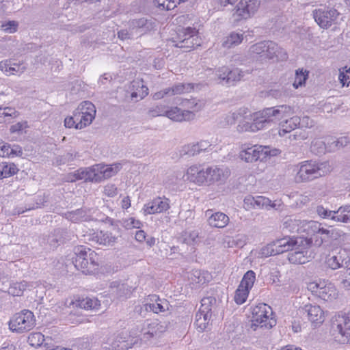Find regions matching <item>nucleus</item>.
<instances>
[{"instance_id":"40","label":"nucleus","mask_w":350,"mask_h":350,"mask_svg":"<svg viewBox=\"0 0 350 350\" xmlns=\"http://www.w3.org/2000/svg\"><path fill=\"white\" fill-rule=\"evenodd\" d=\"M244 77V72L238 68L230 69L228 68V77L226 79V85H234Z\"/></svg>"},{"instance_id":"25","label":"nucleus","mask_w":350,"mask_h":350,"mask_svg":"<svg viewBox=\"0 0 350 350\" xmlns=\"http://www.w3.org/2000/svg\"><path fill=\"white\" fill-rule=\"evenodd\" d=\"M260 57L269 59H271L275 57L278 60L284 61L287 59L288 55L285 50H284L275 42V47H273V49H265L264 53H262Z\"/></svg>"},{"instance_id":"18","label":"nucleus","mask_w":350,"mask_h":350,"mask_svg":"<svg viewBox=\"0 0 350 350\" xmlns=\"http://www.w3.org/2000/svg\"><path fill=\"white\" fill-rule=\"evenodd\" d=\"M98 167L93 165L90 167L79 168L73 173L72 176L78 180H85L90 182H100V176L97 174Z\"/></svg>"},{"instance_id":"53","label":"nucleus","mask_w":350,"mask_h":350,"mask_svg":"<svg viewBox=\"0 0 350 350\" xmlns=\"http://www.w3.org/2000/svg\"><path fill=\"white\" fill-rule=\"evenodd\" d=\"M167 107L163 105H157L148 110V115L151 117L166 116Z\"/></svg>"},{"instance_id":"46","label":"nucleus","mask_w":350,"mask_h":350,"mask_svg":"<svg viewBox=\"0 0 350 350\" xmlns=\"http://www.w3.org/2000/svg\"><path fill=\"white\" fill-rule=\"evenodd\" d=\"M63 232H64V230L59 228L54 230L53 234L50 235L48 239V243L51 246L56 247L64 242V238L62 237Z\"/></svg>"},{"instance_id":"37","label":"nucleus","mask_w":350,"mask_h":350,"mask_svg":"<svg viewBox=\"0 0 350 350\" xmlns=\"http://www.w3.org/2000/svg\"><path fill=\"white\" fill-rule=\"evenodd\" d=\"M64 217L72 222L77 223L87 220L88 215L85 210L79 208L73 211H68L64 213Z\"/></svg>"},{"instance_id":"36","label":"nucleus","mask_w":350,"mask_h":350,"mask_svg":"<svg viewBox=\"0 0 350 350\" xmlns=\"http://www.w3.org/2000/svg\"><path fill=\"white\" fill-rule=\"evenodd\" d=\"M129 291L126 284H120L117 281L111 282L109 286V293L117 298H122L126 296Z\"/></svg>"},{"instance_id":"2","label":"nucleus","mask_w":350,"mask_h":350,"mask_svg":"<svg viewBox=\"0 0 350 350\" xmlns=\"http://www.w3.org/2000/svg\"><path fill=\"white\" fill-rule=\"evenodd\" d=\"M72 262L77 269L85 274H93L98 269V255L90 248L83 245L75 248Z\"/></svg>"},{"instance_id":"20","label":"nucleus","mask_w":350,"mask_h":350,"mask_svg":"<svg viewBox=\"0 0 350 350\" xmlns=\"http://www.w3.org/2000/svg\"><path fill=\"white\" fill-rule=\"evenodd\" d=\"M207 167L200 169V167L193 165L187 169V179L198 185L207 184Z\"/></svg>"},{"instance_id":"34","label":"nucleus","mask_w":350,"mask_h":350,"mask_svg":"<svg viewBox=\"0 0 350 350\" xmlns=\"http://www.w3.org/2000/svg\"><path fill=\"white\" fill-rule=\"evenodd\" d=\"M275 47V42L271 40H265L259 42L251 46L250 51L252 54H256L261 57L262 53H264V50L273 49Z\"/></svg>"},{"instance_id":"24","label":"nucleus","mask_w":350,"mask_h":350,"mask_svg":"<svg viewBox=\"0 0 350 350\" xmlns=\"http://www.w3.org/2000/svg\"><path fill=\"white\" fill-rule=\"evenodd\" d=\"M167 325L165 322L154 321L148 324V331L144 333V338L148 339L154 336H159L166 331Z\"/></svg>"},{"instance_id":"60","label":"nucleus","mask_w":350,"mask_h":350,"mask_svg":"<svg viewBox=\"0 0 350 350\" xmlns=\"http://www.w3.org/2000/svg\"><path fill=\"white\" fill-rule=\"evenodd\" d=\"M81 122H77V124H76V129H82L87 126L90 125L93 120L95 118V117L92 116V114H90V116L88 115H83L81 113Z\"/></svg>"},{"instance_id":"21","label":"nucleus","mask_w":350,"mask_h":350,"mask_svg":"<svg viewBox=\"0 0 350 350\" xmlns=\"http://www.w3.org/2000/svg\"><path fill=\"white\" fill-rule=\"evenodd\" d=\"M303 310L307 313L308 318L312 323L321 324L324 321V312L319 306L306 305Z\"/></svg>"},{"instance_id":"38","label":"nucleus","mask_w":350,"mask_h":350,"mask_svg":"<svg viewBox=\"0 0 350 350\" xmlns=\"http://www.w3.org/2000/svg\"><path fill=\"white\" fill-rule=\"evenodd\" d=\"M30 286L32 287L33 285L29 284L26 281L13 282L10 284V287L8 289V293L12 296H21L23 294L24 291L27 287Z\"/></svg>"},{"instance_id":"26","label":"nucleus","mask_w":350,"mask_h":350,"mask_svg":"<svg viewBox=\"0 0 350 350\" xmlns=\"http://www.w3.org/2000/svg\"><path fill=\"white\" fill-rule=\"evenodd\" d=\"M321 284L322 286L318 295L319 298L325 301H332L336 298L338 292L332 284H326L325 282H323Z\"/></svg>"},{"instance_id":"19","label":"nucleus","mask_w":350,"mask_h":350,"mask_svg":"<svg viewBox=\"0 0 350 350\" xmlns=\"http://www.w3.org/2000/svg\"><path fill=\"white\" fill-rule=\"evenodd\" d=\"M206 215L208 217V223L211 227L222 228L229 223L228 216L221 212L213 213L212 210H207Z\"/></svg>"},{"instance_id":"29","label":"nucleus","mask_w":350,"mask_h":350,"mask_svg":"<svg viewBox=\"0 0 350 350\" xmlns=\"http://www.w3.org/2000/svg\"><path fill=\"white\" fill-rule=\"evenodd\" d=\"M301 124V118L298 116H293L289 119H286L281 123V129L279 131V135L284 136L286 133H290Z\"/></svg>"},{"instance_id":"31","label":"nucleus","mask_w":350,"mask_h":350,"mask_svg":"<svg viewBox=\"0 0 350 350\" xmlns=\"http://www.w3.org/2000/svg\"><path fill=\"white\" fill-rule=\"evenodd\" d=\"M217 308V300L214 297L209 296L204 297L201 300L200 311L205 314H210L211 316L215 312Z\"/></svg>"},{"instance_id":"52","label":"nucleus","mask_w":350,"mask_h":350,"mask_svg":"<svg viewBox=\"0 0 350 350\" xmlns=\"http://www.w3.org/2000/svg\"><path fill=\"white\" fill-rule=\"evenodd\" d=\"M228 67H219L215 70V79L218 81V83L226 85V79L228 77Z\"/></svg>"},{"instance_id":"59","label":"nucleus","mask_w":350,"mask_h":350,"mask_svg":"<svg viewBox=\"0 0 350 350\" xmlns=\"http://www.w3.org/2000/svg\"><path fill=\"white\" fill-rule=\"evenodd\" d=\"M343 70H340L338 79L342 86L349 85L350 83V68L345 67Z\"/></svg>"},{"instance_id":"48","label":"nucleus","mask_w":350,"mask_h":350,"mask_svg":"<svg viewBox=\"0 0 350 350\" xmlns=\"http://www.w3.org/2000/svg\"><path fill=\"white\" fill-rule=\"evenodd\" d=\"M245 200L250 202V203L254 206H256L258 207L265 208L267 209H269V205H271V200L264 196H256V198L252 197L251 198L245 199Z\"/></svg>"},{"instance_id":"3","label":"nucleus","mask_w":350,"mask_h":350,"mask_svg":"<svg viewBox=\"0 0 350 350\" xmlns=\"http://www.w3.org/2000/svg\"><path fill=\"white\" fill-rule=\"evenodd\" d=\"M332 170V167L328 161L316 163L306 161L299 165L295 176L297 183L308 182L323 176Z\"/></svg>"},{"instance_id":"11","label":"nucleus","mask_w":350,"mask_h":350,"mask_svg":"<svg viewBox=\"0 0 350 350\" xmlns=\"http://www.w3.org/2000/svg\"><path fill=\"white\" fill-rule=\"evenodd\" d=\"M150 300L153 303H146L142 306H139L135 308V310L142 316H145V312L152 311L154 313L163 312L169 310L170 304L165 299H160L156 295H152Z\"/></svg>"},{"instance_id":"32","label":"nucleus","mask_w":350,"mask_h":350,"mask_svg":"<svg viewBox=\"0 0 350 350\" xmlns=\"http://www.w3.org/2000/svg\"><path fill=\"white\" fill-rule=\"evenodd\" d=\"M181 105L186 109L185 110H189L195 115V112L200 111L204 108L205 103L204 100L193 98L183 100Z\"/></svg>"},{"instance_id":"30","label":"nucleus","mask_w":350,"mask_h":350,"mask_svg":"<svg viewBox=\"0 0 350 350\" xmlns=\"http://www.w3.org/2000/svg\"><path fill=\"white\" fill-rule=\"evenodd\" d=\"M93 239L100 245L111 246L116 241V237L111 232L99 231L94 234Z\"/></svg>"},{"instance_id":"27","label":"nucleus","mask_w":350,"mask_h":350,"mask_svg":"<svg viewBox=\"0 0 350 350\" xmlns=\"http://www.w3.org/2000/svg\"><path fill=\"white\" fill-rule=\"evenodd\" d=\"M98 167L97 174L100 176V181L104 179L110 178L116 174L121 168L120 163H116L113 165H96Z\"/></svg>"},{"instance_id":"8","label":"nucleus","mask_w":350,"mask_h":350,"mask_svg":"<svg viewBox=\"0 0 350 350\" xmlns=\"http://www.w3.org/2000/svg\"><path fill=\"white\" fill-rule=\"evenodd\" d=\"M277 152L276 149L270 150L268 146L255 145L241 150L239 157L247 163H252L258 160L262 161L266 159L267 156L276 155Z\"/></svg>"},{"instance_id":"39","label":"nucleus","mask_w":350,"mask_h":350,"mask_svg":"<svg viewBox=\"0 0 350 350\" xmlns=\"http://www.w3.org/2000/svg\"><path fill=\"white\" fill-rule=\"evenodd\" d=\"M25 69L24 66L18 64H14L12 66L11 61L8 59L0 62V70L5 73L10 72L12 75L18 72L23 73Z\"/></svg>"},{"instance_id":"56","label":"nucleus","mask_w":350,"mask_h":350,"mask_svg":"<svg viewBox=\"0 0 350 350\" xmlns=\"http://www.w3.org/2000/svg\"><path fill=\"white\" fill-rule=\"evenodd\" d=\"M0 150L1 152L0 157H4L9 156L11 154H18L17 151L14 149H11L10 145L5 144L3 142H0ZM18 154H22V150H18Z\"/></svg>"},{"instance_id":"61","label":"nucleus","mask_w":350,"mask_h":350,"mask_svg":"<svg viewBox=\"0 0 350 350\" xmlns=\"http://www.w3.org/2000/svg\"><path fill=\"white\" fill-rule=\"evenodd\" d=\"M135 36V32L129 27L128 29H122L118 32V37L122 40L132 39Z\"/></svg>"},{"instance_id":"35","label":"nucleus","mask_w":350,"mask_h":350,"mask_svg":"<svg viewBox=\"0 0 350 350\" xmlns=\"http://www.w3.org/2000/svg\"><path fill=\"white\" fill-rule=\"evenodd\" d=\"M212 316L198 311L196 314L195 325L199 332L204 331L208 325Z\"/></svg>"},{"instance_id":"28","label":"nucleus","mask_w":350,"mask_h":350,"mask_svg":"<svg viewBox=\"0 0 350 350\" xmlns=\"http://www.w3.org/2000/svg\"><path fill=\"white\" fill-rule=\"evenodd\" d=\"M349 143V139L347 137H341L336 138L335 137H327V152H336L340 148L345 147Z\"/></svg>"},{"instance_id":"42","label":"nucleus","mask_w":350,"mask_h":350,"mask_svg":"<svg viewBox=\"0 0 350 350\" xmlns=\"http://www.w3.org/2000/svg\"><path fill=\"white\" fill-rule=\"evenodd\" d=\"M22 3L20 0H3L1 1V8L3 12H12L22 8Z\"/></svg>"},{"instance_id":"51","label":"nucleus","mask_w":350,"mask_h":350,"mask_svg":"<svg viewBox=\"0 0 350 350\" xmlns=\"http://www.w3.org/2000/svg\"><path fill=\"white\" fill-rule=\"evenodd\" d=\"M44 341V335L40 332L31 333L28 336V342L32 347H40Z\"/></svg>"},{"instance_id":"55","label":"nucleus","mask_w":350,"mask_h":350,"mask_svg":"<svg viewBox=\"0 0 350 350\" xmlns=\"http://www.w3.org/2000/svg\"><path fill=\"white\" fill-rule=\"evenodd\" d=\"M317 213L323 218H330L332 220L336 221V211H329L322 206H318L317 207Z\"/></svg>"},{"instance_id":"45","label":"nucleus","mask_w":350,"mask_h":350,"mask_svg":"<svg viewBox=\"0 0 350 350\" xmlns=\"http://www.w3.org/2000/svg\"><path fill=\"white\" fill-rule=\"evenodd\" d=\"M311 151L315 154H323L327 152V137L325 141L320 139H314L310 146Z\"/></svg>"},{"instance_id":"47","label":"nucleus","mask_w":350,"mask_h":350,"mask_svg":"<svg viewBox=\"0 0 350 350\" xmlns=\"http://www.w3.org/2000/svg\"><path fill=\"white\" fill-rule=\"evenodd\" d=\"M78 111L83 115L90 116V114H92V116L95 117L96 116V107L90 101H83L77 107Z\"/></svg>"},{"instance_id":"23","label":"nucleus","mask_w":350,"mask_h":350,"mask_svg":"<svg viewBox=\"0 0 350 350\" xmlns=\"http://www.w3.org/2000/svg\"><path fill=\"white\" fill-rule=\"evenodd\" d=\"M320 226L321 225L318 224L317 223L312 222L311 227L312 228L314 234L311 238L308 239V238H304V237H297V238L294 237V239H306V240L309 241L308 245H307V246L306 245V246L301 245V247H304V248H309L310 247H311L312 245H314V246H317V247H320L323 244V242H327V239H325V237H322L323 236L321 235V233L318 232V228H321Z\"/></svg>"},{"instance_id":"63","label":"nucleus","mask_w":350,"mask_h":350,"mask_svg":"<svg viewBox=\"0 0 350 350\" xmlns=\"http://www.w3.org/2000/svg\"><path fill=\"white\" fill-rule=\"evenodd\" d=\"M318 232L321 234H327L330 235V239H337L338 237L341 236L342 232L336 231L334 229L327 230L323 228H318Z\"/></svg>"},{"instance_id":"9","label":"nucleus","mask_w":350,"mask_h":350,"mask_svg":"<svg viewBox=\"0 0 350 350\" xmlns=\"http://www.w3.org/2000/svg\"><path fill=\"white\" fill-rule=\"evenodd\" d=\"M326 264L328 267L333 270L339 268L342 269L340 271L342 274L340 275L338 278V280L341 284L342 278H345L347 270L350 269V267H348L350 265V258L347 254V252L344 249H340L336 253L333 252L327 257Z\"/></svg>"},{"instance_id":"49","label":"nucleus","mask_w":350,"mask_h":350,"mask_svg":"<svg viewBox=\"0 0 350 350\" xmlns=\"http://www.w3.org/2000/svg\"><path fill=\"white\" fill-rule=\"evenodd\" d=\"M256 276L255 273L250 270L247 271L245 275H243V278L242 280L241 281L240 285L241 288H247L248 289H251L252 287L254 285V283L255 282Z\"/></svg>"},{"instance_id":"1","label":"nucleus","mask_w":350,"mask_h":350,"mask_svg":"<svg viewBox=\"0 0 350 350\" xmlns=\"http://www.w3.org/2000/svg\"><path fill=\"white\" fill-rule=\"evenodd\" d=\"M293 110L288 105H278L264 109L254 114L253 122H243L237 126L239 131H256L265 128L271 122L286 119L293 115Z\"/></svg>"},{"instance_id":"4","label":"nucleus","mask_w":350,"mask_h":350,"mask_svg":"<svg viewBox=\"0 0 350 350\" xmlns=\"http://www.w3.org/2000/svg\"><path fill=\"white\" fill-rule=\"evenodd\" d=\"M309 241L304 239H294V237H284L277 239L261 248L259 255L262 258L275 256L293 249L295 245H308Z\"/></svg>"},{"instance_id":"17","label":"nucleus","mask_w":350,"mask_h":350,"mask_svg":"<svg viewBox=\"0 0 350 350\" xmlns=\"http://www.w3.org/2000/svg\"><path fill=\"white\" fill-rule=\"evenodd\" d=\"M166 116L176 122L189 121L195 118L192 111L183 110L178 107H167Z\"/></svg>"},{"instance_id":"57","label":"nucleus","mask_w":350,"mask_h":350,"mask_svg":"<svg viewBox=\"0 0 350 350\" xmlns=\"http://www.w3.org/2000/svg\"><path fill=\"white\" fill-rule=\"evenodd\" d=\"M301 223L300 220H297L292 218H287L284 223V228H288L291 232H295L299 231V226Z\"/></svg>"},{"instance_id":"54","label":"nucleus","mask_w":350,"mask_h":350,"mask_svg":"<svg viewBox=\"0 0 350 350\" xmlns=\"http://www.w3.org/2000/svg\"><path fill=\"white\" fill-rule=\"evenodd\" d=\"M306 72V74H305L302 70L296 71L295 81L293 83L295 88L297 89L305 83L308 74V72Z\"/></svg>"},{"instance_id":"7","label":"nucleus","mask_w":350,"mask_h":350,"mask_svg":"<svg viewBox=\"0 0 350 350\" xmlns=\"http://www.w3.org/2000/svg\"><path fill=\"white\" fill-rule=\"evenodd\" d=\"M174 46L185 48L187 50L193 49L200 45V39L198 36L196 28H180L177 31V40H174Z\"/></svg>"},{"instance_id":"6","label":"nucleus","mask_w":350,"mask_h":350,"mask_svg":"<svg viewBox=\"0 0 350 350\" xmlns=\"http://www.w3.org/2000/svg\"><path fill=\"white\" fill-rule=\"evenodd\" d=\"M252 314V327H260L270 329L276 324L275 319L271 317L273 315L272 308L266 304L260 303L254 307Z\"/></svg>"},{"instance_id":"33","label":"nucleus","mask_w":350,"mask_h":350,"mask_svg":"<svg viewBox=\"0 0 350 350\" xmlns=\"http://www.w3.org/2000/svg\"><path fill=\"white\" fill-rule=\"evenodd\" d=\"M194 88L193 83H176L167 88L169 96L190 92Z\"/></svg>"},{"instance_id":"15","label":"nucleus","mask_w":350,"mask_h":350,"mask_svg":"<svg viewBox=\"0 0 350 350\" xmlns=\"http://www.w3.org/2000/svg\"><path fill=\"white\" fill-rule=\"evenodd\" d=\"M207 185L215 183L222 184L226 181L231 172L227 167H218L217 165L207 167Z\"/></svg>"},{"instance_id":"12","label":"nucleus","mask_w":350,"mask_h":350,"mask_svg":"<svg viewBox=\"0 0 350 350\" xmlns=\"http://www.w3.org/2000/svg\"><path fill=\"white\" fill-rule=\"evenodd\" d=\"M260 4V0H241L236 6L234 16H237V20L247 19L256 13Z\"/></svg>"},{"instance_id":"58","label":"nucleus","mask_w":350,"mask_h":350,"mask_svg":"<svg viewBox=\"0 0 350 350\" xmlns=\"http://www.w3.org/2000/svg\"><path fill=\"white\" fill-rule=\"evenodd\" d=\"M197 144H189L183 147L182 152L187 155L193 157L200 154Z\"/></svg>"},{"instance_id":"5","label":"nucleus","mask_w":350,"mask_h":350,"mask_svg":"<svg viewBox=\"0 0 350 350\" xmlns=\"http://www.w3.org/2000/svg\"><path fill=\"white\" fill-rule=\"evenodd\" d=\"M36 326L33 313L29 310H23L15 314L9 321V328L13 332L22 334L31 330Z\"/></svg>"},{"instance_id":"10","label":"nucleus","mask_w":350,"mask_h":350,"mask_svg":"<svg viewBox=\"0 0 350 350\" xmlns=\"http://www.w3.org/2000/svg\"><path fill=\"white\" fill-rule=\"evenodd\" d=\"M340 13L334 8L319 9L313 11V17L317 24L323 29H327L335 23Z\"/></svg>"},{"instance_id":"64","label":"nucleus","mask_w":350,"mask_h":350,"mask_svg":"<svg viewBox=\"0 0 350 350\" xmlns=\"http://www.w3.org/2000/svg\"><path fill=\"white\" fill-rule=\"evenodd\" d=\"M198 148L199 149L200 154L202 152H208L212 149V144L208 140H200L197 143Z\"/></svg>"},{"instance_id":"44","label":"nucleus","mask_w":350,"mask_h":350,"mask_svg":"<svg viewBox=\"0 0 350 350\" xmlns=\"http://www.w3.org/2000/svg\"><path fill=\"white\" fill-rule=\"evenodd\" d=\"M336 221L342 223L350 222V204L340 206L336 211Z\"/></svg>"},{"instance_id":"50","label":"nucleus","mask_w":350,"mask_h":350,"mask_svg":"<svg viewBox=\"0 0 350 350\" xmlns=\"http://www.w3.org/2000/svg\"><path fill=\"white\" fill-rule=\"evenodd\" d=\"M250 289L247 288H241L239 284L238 288L235 292L234 301L238 304H243L248 296Z\"/></svg>"},{"instance_id":"41","label":"nucleus","mask_w":350,"mask_h":350,"mask_svg":"<svg viewBox=\"0 0 350 350\" xmlns=\"http://www.w3.org/2000/svg\"><path fill=\"white\" fill-rule=\"evenodd\" d=\"M18 171L16 165L13 163H0V179L10 177Z\"/></svg>"},{"instance_id":"62","label":"nucleus","mask_w":350,"mask_h":350,"mask_svg":"<svg viewBox=\"0 0 350 350\" xmlns=\"http://www.w3.org/2000/svg\"><path fill=\"white\" fill-rule=\"evenodd\" d=\"M123 225L126 228L131 229L133 228H139L142 226V222L139 220H136L133 217H130L124 220Z\"/></svg>"},{"instance_id":"16","label":"nucleus","mask_w":350,"mask_h":350,"mask_svg":"<svg viewBox=\"0 0 350 350\" xmlns=\"http://www.w3.org/2000/svg\"><path fill=\"white\" fill-rule=\"evenodd\" d=\"M170 208L169 200L157 197L146 204L143 208L145 215L156 214L166 211Z\"/></svg>"},{"instance_id":"14","label":"nucleus","mask_w":350,"mask_h":350,"mask_svg":"<svg viewBox=\"0 0 350 350\" xmlns=\"http://www.w3.org/2000/svg\"><path fill=\"white\" fill-rule=\"evenodd\" d=\"M156 27V20L153 18H140L129 21V27L135 32V36H141L153 30Z\"/></svg>"},{"instance_id":"43","label":"nucleus","mask_w":350,"mask_h":350,"mask_svg":"<svg viewBox=\"0 0 350 350\" xmlns=\"http://www.w3.org/2000/svg\"><path fill=\"white\" fill-rule=\"evenodd\" d=\"M243 40V34L237 32H232L223 43V46L230 48L239 44Z\"/></svg>"},{"instance_id":"13","label":"nucleus","mask_w":350,"mask_h":350,"mask_svg":"<svg viewBox=\"0 0 350 350\" xmlns=\"http://www.w3.org/2000/svg\"><path fill=\"white\" fill-rule=\"evenodd\" d=\"M332 329L334 334L340 335L339 339L343 343L350 342V314L347 316L339 317L332 322Z\"/></svg>"},{"instance_id":"22","label":"nucleus","mask_w":350,"mask_h":350,"mask_svg":"<svg viewBox=\"0 0 350 350\" xmlns=\"http://www.w3.org/2000/svg\"><path fill=\"white\" fill-rule=\"evenodd\" d=\"M308 248H304L301 246H295L289 250L293 251L288 254V259L291 263L293 264H304L307 261Z\"/></svg>"}]
</instances>
